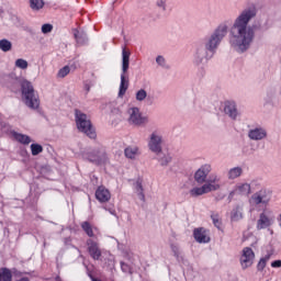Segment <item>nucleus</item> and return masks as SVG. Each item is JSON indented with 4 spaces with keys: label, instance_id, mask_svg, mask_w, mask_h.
Returning <instances> with one entry per match:
<instances>
[{
    "label": "nucleus",
    "instance_id": "obj_1",
    "mask_svg": "<svg viewBox=\"0 0 281 281\" xmlns=\"http://www.w3.org/2000/svg\"><path fill=\"white\" fill-rule=\"evenodd\" d=\"M256 16H258V7L251 3L244 8L234 20L228 32V43L237 54H245L251 48L256 31L260 30V24L249 25Z\"/></svg>",
    "mask_w": 281,
    "mask_h": 281
},
{
    "label": "nucleus",
    "instance_id": "obj_2",
    "mask_svg": "<svg viewBox=\"0 0 281 281\" xmlns=\"http://www.w3.org/2000/svg\"><path fill=\"white\" fill-rule=\"evenodd\" d=\"M227 24H220L213 33L206 37V42L196 44L195 52L193 54V64L196 66L203 65V60H210L221 43H223V38L227 36Z\"/></svg>",
    "mask_w": 281,
    "mask_h": 281
},
{
    "label": "nucleus",
    "instance_id": "obj_3",
    "mask_svg": "<svg viewBox=\"0 0 281 281\" xmlns=\"http://www.w3.org/2000/svg\"><path fill=\"white\" fill-rule=\"evenodd\" d=\"M22 101L24 102L27 109L36 111L41 106V99L38 92L34 90V86L29 80H22L20 83Z\"/></svg>",
    "mask_w": 281,
    "mask_h": 281
},
{
    "label": "nucleus",
    "instance_id": "obj_4",
    "mask_svg": "<svg viewBox=\"0 0 281 281\" xmlns=\"http://www.w3.org/2000/svg\"><path fill=\"white\" fill-rule=\"evenodd\" d=\"M128 67H131V50L126 46L122 48V74L119 89V98H123L128 91Z\"/></svg>",
    "mask_w": 281,
    "mask_h": 281
},
{
    "label": "nucleus",
    "instance_id": "obj_5",
    "mask_svg": "<svg viewBox=\"0 0 281 281\" xmlns=\"http://www.w3.org/2000/svg\"><path fill=\"white\" fill-rule=\"evenodd\" d=\"M75 121L80 133H85V135H87V137L90 139H95V137H98L95 128L93 127V124H91V120H89V116H87L86 113L80 110H75Z\"/></svg>",
    "mask_w": 281,
    "mask_h": 281
},
{
    "label": "nucleus",
    "instance_id": "obj_6",
    "mask_svg": "<svg viewBox=\"0 0 281 281\" xmlns=\"http://www.w3.org/2000/svg\"><path fill=\"white\" fill-rule=\"evenodd\" d=\"M83 159L95 166H104L109 161V156L105 150L94 148L83 153Z\"/></svg>",
    "mask_w": 281,
    "mask_h": 281
},
{
    "label": "nucleus",
    "instance_id": "obj_7",
    "mask_svg": "<svg viewBox=\"0 0 281 281\" xmlns=\"http://www.w3.org/2000/svg\"><path fill=\"white\" fill-rule=\"evenodd\" d=\"M272 192L269 189H260L250 196V203L252 205H269L271 203Z\"/></svg>",
    "mask_w": 281,
    "mask_h": 281
},
{
    "label": "nucleus",
    "instance_id": "obj_8",
    "mask_svg": "<svg viewBox=\"0 0 281 281\" xmlns=\"http://www.w3.org/2000/svg\"><path fill=\"white\" fill-rule=\"evenodd\" d=\"M127 114V121L133 126H144L148 122V117L142 115L139 108H130Z\"/></svg>",
    "mask_w": 281,
    "mask_h": 281
},
{
    "label": "nucleus",
    "instance_id": "obj_9",
    "mask_svg": "<svg viewBox=\"0 0 281 281\" xmlns=\"http://www.w3.org/2000/svg\"><path fill=\"white\" fill-rule=\"evenodd\" d=\"M164 144V136L158 131H154L148 140V148L151 153H161L164 148L161 147Z\"/></svg>",
    "mask_w": 281,
    "mask_h": 281
},
{
    "label": "nucleus",
    "instance_id": "obj_10",
    "mask_svg": "<svg viewBox=\"0 0 281 281\" xmlns=\"http://www.w3.org/2000/svg\"><path fill=\"white\" fill-rule=\"evenodd\" d=\"M221 190V184L205 183L202 187H195L190 190L191 196H203V194H209V192H216Z\"/></svg>",
    "mask_w": 281,
    "mask_h": 281
},
{
    "label": "nucleus",
    "instance_id": "obj_11",
    "mask_svg": "<svg viewBox=\"0 0 281 281\" xmlns=\"http://www.w3.org/2000/svg\"><path fill=\"white\" fill-rule=\"evenodd\" d=\"M256 258V254L254 252V249L249 247H245L243 249V255L240 257V265L243 269H249L251 265H254V260Z\"/></svg>",
    "mask_w": 281,
    "mask_h": 281
},
{
    "label": "nucleus",
    "instance_id": "obj_12",
    "mask_svg": "<svg viewBox=\"0 0 281 281\" xmlns=\"http://www.w3.org/2000/svg\"><path fill=\"white\" fill-rule=\"evenodd\" d=\"M88 254L92 260H100L102 258V250L97 241L93 239L87 240Z\"/></svg>",
    "mask_w": 281,
    "mask_h": 281
},
{
    "label": "nucleus",
    "instance_id": "obj_13",
    "mask_svg": "<svg viewBox=\"0 0 281 281\" xmlns=\"http://www.w3.org/2000/svg\"><path fill=\"white\" fill-rule=\"evenodd\" d=\"M212 172V166L210 165H203L201 168H199L194 173V179L196 183H205L207 181V175Z\"/></svg>",
    "mask_w": 281,
    "mask_h": 281
},
{
    "label": "nucleus",
    "instance_id": "obj_14",
    "mask_svg": "<svg viewBox=\"0 0 281 281\" xmlns=\"http://www.w3.org/2000/svg\"><path fill=\"white\" fill-rule=\"evenodd\" d=\"M273 225V218L267 214V212H262L259 215V220L257 221V229H267V227H271Z\"/></svg>",
    "mask_w": 281,
    "mask_h": 281
},
{
    "label": "nucleus",
    "instance_id": "obj_15",
    "mask_svg": "<svg viewBox=\"0 0 281 281\" xmlns=\"http://www.w3.org/2000/svg\"><path fill=\"white\" fill-rule=\"evenodd\" d=\"M224 113L231 117V120H236L238 117V108L236 106V101H225Z\"/></svg>",
    "mask_w": 281,
    "mask_h": 281
},
{
    "label": "nucleus",
    "instance_id": "obj_16",
    "mask_svg": "<svg viewBox=\"0 0 281 281\" xmlns=\"http://www.w3.org/2000/svg\"><path fill=\"white\" fill-rule=\"evenodd\" d=\"M248 137L252 142H260L262 139H266L267 137V130L262 127H256L254 130L248 131Z\"/></svg>",
    "mask_w": 281,
    "mask_h": 281
},
{
    "label": "nucleus",
    "instance_id": "obj_17",
    "mask_svg": "<svg viewBox=\"0 0 281 281\" xmlns=\"http://www.w3.org/2000/svg\"><path fill=\"white\" fill-rule=\"evenodd\" d=\"M95 199L99 203H108L111 201V192L104 186H100L95 191Z\"/></svg>",
    "mask_w": 281,
    "mask_h": 281
},
{
    "label": "nucleus",
    "instance_id": "obj_18",
    "mask_svg": "<svg viewBox=\"0 0 281 281\" xmlns=\"http://www.w3.org/2000/svg\"><path fill=\"white\" fill-rule=\"evenodd\" d=\"M193 238L196 240V243H200V244L210 243V237L207 236V231H205V228H203V227L195 228L193 231Z\"/></svg>",
    "mask_w": 281,
    "mask_h": 281
},
{
    "label": "nucleus",
    "instance_id": "obj_19",
    "mask_svg": "<svg viewBox=\"0 0 281 281\" xmlns=\"http://www.w3.org/2000/svg\"><path fill=\"white\" fill-rule=\"evenodd\" d=\"M72 34L79 47H82V45H87V43H89V37L87 36V33L85 31L74 29Z\"/></svg>",
    "mask_w": 281,
    "mask_h": 281
},
{
    "label": "nucleus",
    "instance_id": "obj_20",
    "mask_svg": "<svg viewBox=\"0 0 281 281\" xmlns=\"http://www.w3.org/2000/svg\"><path fill=\"white\" fill-rule=\"evenodd\" d=\"M251 186H259L258 182L252 181L250 184L245 182V183H239L236 186V191L238 194H241L244 196H249L251 194Z\"/></svg>",
    "mask_w": 281,
    "mask_h": 281
},
{
    "label": "nucleus",
    "instance_id": "obj_21",
    "mask_svg": "<svg viewBox=\"0 0 281 281\" xmlns=\"http://www.w3.org/2000/svg\"><path fill=\"white\" fill-rule=\"evenodd\" d=\"M156 159L160 164V166L166 167L172 162V156L170 154H164V149L161 151L156 153Z\"/></svg>",
    "mask_w": 281,
    "mask_h": 281
},
{
    "label": "nucleus",
    "instance_id": "obj_22",
    "mask_svg": "<svg viewBox=\"0 0 281 281\" xmlns=\"http://www.w3.org/2000/svg\"><path fill=\"white\" fill-rule=\"evenodd\" d=\"M13 137L14 139H16V142H19L20 144H23L24 146H27V144L32 143V138L25 134L13 132Z\"/></svg>",
    "mask_w": 281,
    "mask_h": 281
},
{
    "label": "nucleus",
    "instance_id": "obj_23",
    "mask_svg": "<svg viewBox=\"0 0 281 281\" xmlns=\"http://www.w3.org/2000/svg\"><path fill=\"white\" fill-rule=\"evenodd\" d=\"M243 176V167H234L228 170L227 177L229 180L238 179Z\"/></svg>",
    "mask_w": 281,
    "mask_h": 281
},
{
    "label": "nucleus",
    "instance_id": "obj_24",
    "mask_svg": "<svg viewBox=\"0 0 281 281\" xmlns=\"http://www.w3.org/2000/svg\"><path fill=\"white\" fill-rule=\"evenodd\" d=\"M0 281H12V270L0 268Z\"/></svg>",
    "mask_w": 281,
    "mask_h": 281
},
{
    "label": "nucleus",
    "instance_id": "obj_25",
    "mask_svg": "<svg viewBox=\"0 0 281 281\" xmlns=\"http://www.w3.org/2000/svg\"><path fill=\"white\" fill-rule=\"evenodd\" d=\"M232 221H240L243 218V206L237 205L231 213Z\"/></svg>",
    "mask_w": 281,
    "mask_h": 281
},
{
    "label": "nucleus",
    "instance_id": "obj_26",
    "mask_svg": "<svg viewBox=\"0 0 281 281\" xmlns=\"http://www.w3.org/2000/svg\"><path fill=\"white\" fill-rule=\"evenodd\" d=\"M44 7H45V1L43 0H30L31 10L38 11V10H43Z\"/></svg>",
    "mask_w": 281,
    "mask_h": 281
},
{
    "label": "nucleus",
    "instance_id": "obj_27",
    "mask_svg": "<svg viewBox=\"0 0 281 281\" xmlns=\"http://www.w3.org/2000/svg\"><path fill=\"white\" fill-rule=\"evenodd\" d=\"M170 249L176 258V260H178V262L180 260H183V256H181V248H179V245L177 244H171L170 245Z\"/></svg>",
    "mask_w": 281,
    "mask_h": 281
},
{
    "label": "nucleus",
    "instance_id": "obj_28",
    "mask_svg": "<svg viewBox=\"0 0 281 281\" xmlns=\"http://www.w3.org/2000/svg\"><path fill=\"white\" fill-rule=\"evenodd\" d=\"M0 49L1 52H11L12 50V42L10 40H0Z\"/></svg>",
    "mask_w": 281,
    "mask_h": 281
},
{
    "label": "nucleus",
    "instance_id": "obj_29",
    "mask_svg": "<svg viewBox=\"0 0 281 281\" xmlns=\"http://www.w3.org/2000/svg\"><path fill=\"white\" fill-rule=\"evenodd\" d=\"M81 229H83V232L87 234V236H89V238H93V228L91 227V224L89 222H83L81 224Z\"/></svg>",
    "mask_w": 281,
    "mask_h": 281
},
{
    "label": "nucleus",
    "instance_id": "obj_30",
    "mask_svg": "<svg viewBox=\"0 0 281 281\" xmlns=\"http://www.w3.org/2000/svg\"><path fill=\"white\" fill-rule=\"evenodd\" d=\"M31 153L33 157H36V155H41V153H43V145L37 143L31 144Z\"/></svg>",
    "mask_w": 281,
    "mask_h": 281
},
{
    "label": "nucleus",
    "instance_id": "obj_31",
    "mask_svg": "<svg viewBox=\"0 0 281 281\" xmlns=\"http://www.w3.org/2000/svg\"><path fill=\"white\" fill-rule=\"evenodd\" d=\"M124 154L127 159H135V156L137 155V149L133 147H127L125 148Z\"/></svg>",
    "mask_w": 281,
    "mask_h": 281
},
{
    "label": "nucleus",
    "instance_id": "obj_32",
    "mask_svg": "<svg viewBox=\"0 0 281 281\" xmlns=\"http://www.w3.org/2000/svg\"><path fill=\"white\" fill-rule=\"evenodd\" d=\"M156 63L159 65V67H162V69H170V65H167L166 58L161 55L156 57Z\"/></svg>",
    "mask_w": 281,
    "mask_h": 281
},
{
    "label": "nucleus",
    "instance_id": "obj_33",
    "mask_svg": "<svg viewBox=\"0 0 281 281\" xmlns=\"http://www.w3.org/2000/svg\"><path fill=\"white\" fill-rule=\"evenodd\" d=\"M146 98H148V92H146L144 89H139L136 92V101L137 102H144V100H146Z\"/></svg>",
    "mask_w": 281,
    "mask_h": 281
},
{
    "label": "nucleus",
    "instance_id": "obj_34",
    "mask_svg": "<svg viewBox=\"0 0 281 281\" xmlns=\"http://www.w3.org/2000/svg\"><path fill=\"white\" fill-rule=\"evenodd\" d=\"M69 71H71V68H69V66H64L58 70L57 78H66V76H69Z\"/></svg>",
    "mask_w": 281,
    "mask_h": 281
},
{
    "label": "nucleus",
    "instance_id": "obj_35",
    "mask_svg": "<svg viewBox=\"0 0 281 281\" xmlns=\"http://www.w3.org/2000/svg\"><path fill=\"white\" fill-rule=\"evenodd\" d=\"M27 60L23 58H19L15 60V67H18L19 69H27Z\"/></svg>",
    "mask_w": 281,
    "mask_h": 281
},
{
    "label": "nucleus",
    "instance_id": "obj_36",
    "mask_svg": "<svg viewBox=\"0 0 281 281\" xmlns=\"http://www.w3.org/2000/svg\"><path fill=\"white\" fill-rule=\"evenodd\" d=\"M211 218L213 221V225L217 227V229H221V220L218 217V214H212Z\"/></svg>",
    "mask_w": 281,
    "mask_h": 281
},
{
    "label": "nucleus",
    "instance_id": "obj_37",
    "mask_svg": "<svg viewBox=\"0 0 281 281\" xmlns=\"http://www.w3.org/2000/svg\"><path fill=\"white\" fill-rule=\"evenodd\" d=\"M121 269L123 273H133V269L124 261H121Z\"/></svg>",
    "mask_w": 281,
    "mask_h": 281
},
{
    "label": "nucleus",
    "instance_id": "obj_38",
    "mask_svg": "<svg viewBox=\"0 0 281 281\" xmlns=\"http://www.w3.org/2000/svg\"><path fill=\"white\" fill-rule=\"evenodd\" d=\"M166 3H168V0H157L156 5L166 12Z\"/></svg>",
    "mask_w": 281,
    "mask_h": 281
},
{
    "label": "nucleus",
    "instance_id": "obj_39",
    "mask_svg": "<svg viewBox=\"0 0 281 281\" xmlns=\"http://www.w3.org/2000/svg\"><path fill=\"white\" fill-rule=\"evenodd\" d=\"M52 30H54V25H52V24H44L42 26L43 34H49V32H52Z\"/></svg>",
    "mask_w": 281,
    "mask_h": 281
},
{
    "label": "nucleus",
    "instance_id": "obj_40",
    "mask_svg": "<svg viewBox=\"0 0 281 281\" xmlns=\"http://www.w3.org/2000/svg\"><path fill=\"white\" fill-rule=\"evenodd\" d=\"M265 267H267V261H265V259L261 258L257 265V270L265 271Z\"/></svg>",
    "mask_w": 281,
    "mask_h": 281
},
{
    "label": "nucleus",
    "instance_id": "obj_41",
    "mask_svg": "<svg viewBox=\"0 0 281 281\" xmlns=\"http://www.w3.org/2000/svg\"><path fill=\"white\" fill-rule=\"evenodd\" d=\"M136 191L144 192V186L142 184V181L139 179L136 181Z\"/></svg>",
    "mask_w": 281,
    "mask_h": 281
},
{
    "label": "nucleus",
    "instance_id": "obj_42",
    "mask_svg": "<svg viewBox=\"0 0 281 281\" xmlns=\"http://www.w3.org/2000/svg\"><path fill=\"white\" fill-rule=\"evenodd\" d=\"M271 267H272V269H280V267H281V260L278 259V260L272 261V262H271Z\"/></svg>",
    "mask_w": 281,
    "mask_h": 281
},
{
    "label": "nucleus",
    "instance_id": "obj_43",
    "mask_svg": "<svg viewBox=\"0 0 281 281\" xmlns=\"http://www.w3.org/2000/svg\"><path fill=\"white\" fill-rule=\"evenodd\" d=\"M216 181H218V177L211 176L206 183H211V186H214V183H216Z\"/></svg>",
    "mask_w": 281,
    "mask_h": 281
},
{
    "label": "nucleus",
    "instance_id": "obj_44",
    "mask_svg": "<svg viewBox=\"0 0 281 281\" xmlns=\"http://www.w3.org/2000/svg\"><path fill=\"white\" fill-rule=\"evenodd\" d=\"M137 196L143 203L146 202V195L144 194V191H137Z\"/></svg>",
    "mask_w": 281,
    "mask_h": 281
},
{
    "label": "nucleus",
    "instance_id": "obj_45",
    "mask_svg": "<svg viewBox=\"0 0 281 281\" xmlns=\"http://www.w3.org/2000/svg\"><path fill=\"white\" fill-rule=\"evenodd\" d=\"M271 256H273V252H268L263 258H261L262 260H265V262H269V260H271Z\"/></svg>",
    "mask_w": 281,
    "mask_h": 281
},
{
    "label": "nucleus",
    "instance_id": "obj_46",
    "mask_svg": "<svg viewBox=\"0 0 281 281\" xmlns=\"http://www.w3.org/2000/svg\"><path fill=\"white\" fill-rule=\"evenodd\" d=\"M234 194H236V191H231L228 194V202L232 203L233 199H234Z\"/></svg>",
    "mask_w": 281,
    "mask_h": 281
},
{
    "label": "nucleus",
    "instance_id": "obj_47",
    "mask_svg": "<svg viewBox=\"0 0 281 281\" xmlns=\"http://www.w3.org/2000/svg\"><path fill=\"white\" fill-rule=\"evenodd\" d=\"M83 89L87 91V93H89V91H91V85L86 82L83 85Z\"/></svg>",
    "mask_w": 281,
    "mask_h": 281
},
{
    "label": "nucleus",
    "instance_id": "obj_48",
    "mask_svg": "<svg viewBox=\"0 0 281 281\" xmlns=\"http://www.w3.org/2000/svg\"><path fill=\"white\" fill-rule=\"evenodd\" d=\"M38 202V198H35L33 202H31V207H36V203Z\"/></svg>",
    "mask_w": 281,
    "mask_h": 281
},
{
    "label": "nucleus",
    "instance_id": "obj_49",
    "mask_svg": "<svg viewBox=\"0 0 281 281\" xmlns=\"http://www.w3.org/2000/svg\"><path fill=\"white\" fill-rule=\"evenodd\" d=\"M146 102L147 104H153V98L151 97H146Z\"/></svg>",
    "mask_w": 281,
    "mask_h": 281
},
{
    "label": "nucleus",
    "instance_id": "obj_50",
    "mask_svg": "<svg viewBox=\"0 0 281 281\" xmlns=\"http://www.w3.org/2000/svg\"><path fill=\"white\" fill-rule=\"evenodd\" d=\"M109 212L112 214V216H115V209H110Z\"/></svg>",
    "mask_w": 281,
    "mask_h": 281
},
{
    "label": "nucleus",
    "instance_id": "obj_51",
    "mask_svg": "<svg viewBox=\"0 0 281 281\" xmlns=\"http://www.w3.org/2000/svg\"><path fill=\"white\" fill-rule=\"evenodd\" d=\"M223 199H225V195H222L220 198H216V201H223Z\"/></svg>",
    "mask_w": 281,
    "mask_h": 281
},
{
    "label": "nucleus",
    "instance_id": "obj_52",
    "mask_svg": "<svg viewBox=\"0 0 281 281\" xmlns=\"http://www.w3.org/2000/svg\"><path fill=\"white\" fill-rule=\"evenodd\" d=\"M30 200H31V198L29 196V198L25 199V202L30 203Z\"/></svg>",
    "mask_w": 281,
    "mask_h": 281
},
{
    "label": "nucleus",
    "instance_id": "obj_53",
    "mask_svg": "<svg viewBox=\"0 0 281 281\" xmlns=\"http://www.w3.org/2000/svg\"><path fill=\"white\" fill-rule=\"evenodd\" d=\"M278 221H279L280 226H281V214L279 215Z\"/></svg>",
    "mask_w": 281,
    "mask_h": 281
},
{
    "label": "nucleus",
    "instance_id": "obj_54",
    "mask_svg": "<svg viewBox=\"0 0 281 281\" xmlns=\"http://www.w3.org/2000/svg\"><path fill=\"white\" fill-rule=\"evenodd\" d=\"M1 14H3V9H0V16H1Z\"/></svg>",
    "mask_w": 281,
    "mask_h": 281
}]
</instances>
